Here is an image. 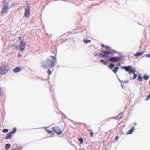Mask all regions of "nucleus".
Instances as JSON below:
<instances>
[{
  "mask_svg": "<svg viewBox=\"0 0 150 150\" xmlns=\"http://www.w3.org/2000/svg\"><path fill=\"white\" fill-rule=\"evenodd\" d=\"M56 62L57 60L55 57L50 56L49 58H47L45 61H42L41 64L44 69L51 68L54 66V63Z\"/></svg>",
  "mask_w": 150,
  "mask_h": 150,
  "instance_id": "obj_1",
  "label": "nucleus"
},
{
  "mask_svg": "<svg viewBox=\"0 0 150 150\" xmlns=\"http://www.w3.org/2000/svg\"><path fill=\"white\" fill-rule=\"evenodd\" d=\"M3 7L1 12V15H4L6 13L9 9V3L6 0H4L2 1Z\"/></svg>",
  "mask_w": 150,
  "mask_h": 150,
  "instance_id": "obj_2",
  "label": "nucleus"
},
{
  "mask_svg": "<svg viewBox=\"0 0 150 150\" xmlns=\"http://www.w3.org/2000/svg\"><path fill=\"white\" fill-rule=\"evenodd\" d=\"M122 68L124 69L127 72H129V73H132L134 74V77L131 78V79H134L136 78L137 77V74H134L136 70L133 68L132 66H123L122 67Z\"/></svg>",
  "mask_w": 150,
  "mask_h": 150,
  "instance_id": "obj_3",
  "label": "nucleus"
},
{
  "mask_svg": "<svg viewBox=\"0 0 150 150\" xmlns=\"http://www.w3.org/2000/svg\"><path fill=\"white\" fill-rule=\"evenodd\" d=\"M10 69L8 66L3 65L0 66V74L5 75L8 73Z\"/></svg>",
  "mask_w": 150,
  "mask_h": 150,
  "instance_id": "obj_4",
  "label": "nucleus"
},
{
  "mask_svg": "<svg viewBox=\"0 0 150 150\" xmlns=\"http://www.w3.org/2000/svg\"><path fill=\"white\" fill-rule=\"evenodd\" d=\"M101 52L104 54H100L101 57L104 58H107L108 57V55L110 54H113L115 53L116 51L113 50H110L109 51H106L103 50L101 51Z\"/></svg>",
  "mask_w": 150,
  "mask_h": 150,
  "instance_id": "obj_5",
  "label": "nucleus"
},
{
  "mask_svg": "<svg viewBox=\"0 0 150 150\" xmlns=\"http://www.w3.org/2000/svg\"><path fill=\"white\" fill-rule=\"evenodd\" d=\"M53 130L58 135H61L62 132V131L57 126H54L52 127Z\"/></svg>",
  "mask_w": 150,
  "mask_h": 150,
  "instance_id": "obj_6",
  "label": "nucleus"
},
{
  "mask_svg": "<svg viewBox=\"0 0 150 150\" xmlns=\"http://www.w3.org/2000/svg\"><path fill=\"white\" fill-rule=\"evenodd\" d=\"M30 8L29 6H28L25 9V12L24 14L25 17L26 18L29 17L30 15Z\"/></svg>",
  "mask_w": 150,
  "mask_h": 150,
  "instance_id": "obj_7",
  "label": "nucleus"
},
{
  "mask_svg": "<svg viewBox=\"0 0 150 150\" xmlns=\"http://www.w3.org/2000/svg\"><path fill=\"white\" fill-rule=\"evenodd\" d=\"M16 130V128H14L13 131L8 132L7 136L5 137V139H11L12 137V135L15 132Z\"/></svg>",
  "mask_w": 150,
  "mask_h": 150,
  "instance_id": "obj_8",
  "label": "nucleus"
},
{
  "mask_svg": "<svg viewBox=\"0 0 150 150\" xmlns=\"http://www.w3.org/2000/svg\"><path fill=\"white\" fill-rule=\"evenodd\" d=\"M25 43L22 40H21L19 45V48L21 51L23 52L25 47Z\"/></svg>",
  "mask_w": 150,
  "mask_h": 150,
  "instance_id": "obj_9",
  "label": "nucleus"
},
{
  "mask_svg": "<svg viewBox=\"0 0 150 150\" xmlns=\"http://www.w3.org/2000/svg\"><path fill=\"white\" fill-rule=\"evenodd\" d=\"M120 60V57H112L109 58V60L111 62H116Z\"/></svg>",
  "mask_w": 150,
  "mask_h": 150,
  "instance_id": "obj_10",
  "label": "nucleus"
},
{
  "mask_svg": "<svg viewBox=\"0 0 150 150\" xmlns=\"http://www.w3.org/2000/svg\"><path fill=\"white\" fill-rule=\"evenodd\" d=\"M21 69L19 67H17L13 69V71L15 73H17L20 71Z\"/></svg>",
  "mask_w": 150,
  "mask_h": 150,
  "instance_id": "obj_11",
  "label": "nucleus"
},
{
  "mask_svg": "<svg viewBox=\"0 0 150 150\" xmlns=\"http://www.w3.org/2000/svg\"><path fill=\"white\" fill-rule=\"evenodd\" d=\"M144 54L143 52H137L136 54L134 55V56L136 57L141 56H142Z\"/></svg>",
  "mask_w": 150,
  "mask_h": 150,
  "instance_id": "obj_12",
  "label": "nucleus"
},
{
  "mask_svg": "<svg viewBox=\"0 0 150 150\" xmlns=\"http://www.w3.org/2000/svg\"><path fill=\"white\" fill-rule=\"evenodd\" d=\"M5 150H7L8 149L11 147V145L9 144H7L5 145Z\"/></svg>",
  "mask_w": 150,
  "mask_h": 150,
  "instance_id": "obj_13",
  "label": "nucleus"
},
{
  "mask_svg": "<svg viewBox=\"0 0 150 150\" xmlns=\"http://www.w3.org/2000/svg\"><path fill=\"white\" fill-rule=\"evenodd\" d=\"M119 67H115V68L112 70V71H113L114 73H116L118 70L119 69Z\"/></svg>",
  "mask_w": 150,
  "mask_h": 150,
  "instance_id": "obj_14",
  "label": "nucleus"
},
{
  "mask_svg": "<svg viewBox=\"0 0 150 150\" xmlns=\"http://www.w3.org/2000/svg\"><path fill=\"white\" fill-rule=\"evenodd\" d=\"M138 78L137 79L139 81H142V77L140 74H139L138 76Z\"/></svg>",
  "mask_w": 150,
  "mask_h": 150,
  "instance_id": "obj_15",
  "label": "nucleus"
},
{
  "mask_svg": "<svg viewBox=\"0 0 150 150\" xmlns=\"http://www.w3.org/2000/svg\"><path fill=\"white\" fill-rule=\"evenodd\" d=\"M100 62H101L102 63V64L103 65L107 64V62L103 59H102L100 60Z\"/></svg>",
  "mask_w": 150,
  "mask_h": 150,
  "instance_id": "obj_16",
  "label": "nucleus"
},
{
  "mask_svg": "<svg viewBox=\"0 0 150 150\" xmlns=\"http://www.w3.org/2000/svg\"><path fill=\"white\" fill-rule=\"evenodd\" d=\"M114 67V65L112 63H111L108 66V67L110 69H111Z\"/></svg>",
  "mask_w": 150,
  "mask_h": 150,
  "instance_id": "obj_17",
  "label": "nucleus"
},
{
  "mask_svg": "<svg viewBox=\"0 0 150 150\" xmlns=\"http://www.w3.org/2000/svg\"><path fill=\"white\" fill-rule=\"evenodd\" d=\"M143 78L144 79L146 80H147L149 78V76L145 75L144 76Z\"/></svg>",
  "mask_w": 150,
  "mask_h": 150,
  "instance_id": "obj_18",
  "label": "nucleus"
},
{
  "mask_svg": "<svg viewBox=\"0 0 150 150\" xmlns=\"http://www.w3.org/2000/svg\"><path fill=\"white\" fill-rule=\"evenodd\" d=\"M122 115H123L122 113H121V114H119L117 116V118H119V119H120L122 117Z\"/></svg>",
  "mask_w": 150,
  "mask_h": 150,
  "instance_id": "obj_19",
  "label": "nucleus"
},
{
  "mask_svg": "<svg viewBox=\"0 0 150 150\" xmlns=\"http://www.w3.org/2000/svg\"><path fill=\"white\" fill-rule=\"evenodd\" d=\"M90 42V40L88 39L85 40H84L83 42L85 43H89Z\"/></svg>",
  "mask_w": 150,
  "mask_h": 150,
  "instance_id": "obj_20",
  "label": "nucleus"
},
{
  "mask_svg": "<svg viewBox=\"0 0 150 150\" xmlns=\"http://www.w3.org/2000/svg\"><path fill=\"white\" fill-rule=\"evenodd\" d=\"M89 131H90V136L91 137H93V133L92 131V130L91 129H89L88 130Z\"/></svg>",
  "mask_w": 150,
  "mask_h": 150,
  "instance_id": "obj_21",
  "label": "nucleus"
},
{
  "mask_svg": "<svg viewBox=\"0 0 150 150\" xmlns=\"http://www.w3.org/2000/svg\"><path fill=\"white\" fill-rule=\"evenodd\" d=\"M47 73L49 75H50L51 74V70L49 69L47 70Z\"/></svg>",
  "mask_w": 150,
  "mask_h": 150,
  "instance_id": "obj_22",
  "label": "nucleus"
},
{
  "mask_svg": "<svg viewBox=\"0 0 150 150\" xmlns=\"http://www.w3.org/2000/svg\"><path fill=\"white\" fill-rule=\"evenodd\" d=\"M79 140L81 144H82L83 143V139L82 138H80Z\"/></svg>",
  "mask_w": 150,
  "mask_h": 150,
  "instance_id": "obj_23",
  "label": "nucleus"
},
{
  "mask_svg": "<svg viewBox=\"0 0 150 150\" xmlns=\"http://www.w3.org/2000/svg\"><path fill=\"white\" fill-rule=\"evenodd\" d=\"M8 131V129H4L2 130V132L3 133H6Z\"/></svg>",
  "mask_w": 150,
  "mask_h": 150,
  "instance_id": "obj_24",
  "label": "nucleus"
},
{
  "mask_svg": "<svg viewBox=\"0 0 150 150\" xmlns=\"http://www.w3.org/2000/svg\"><path fill=\"white\" fill-rule=\"evenodd\" d=\"M150 99V94H149L147 97V98L146 99V100H148Z\"/></svg>",
  "mask_w": 150,
  "mask_h": 150,
  "instance_id": "obj_25",
  "label": "nucleus"
},
{
  "mask_svg": "<svg viewBox=\"0 0 150 150\" xmlns=\"http://www.w3.org/2000/svg\"><path fill=\"white\" fill-rule=\"evenodd\" d=\"M47 131L48 133L49 134H52V133L53 132L52 131H50L49 130H47Z\"/></svg>",
  "mask_w": 150,
  "mask_h": 150,
  "instance_id": "obj_26",
  "label": "nucleus"
},
{
  "mask_svg": "<svg viewBox=\"0 0 150 150\" xmlns=\"http://www.w3.org/2000/svg\"><path fill=\"white\" fill-rule=\"evenodd\" d=\"M105 50H108L109 49H110V47H108V46H105Z\"/></svg>",
  "mask_w": 150,
  "mask_h": 150,
  "instance_id": "obj_27",
  "label": "nucleus"
},
{
  "mask_svg": "<svg viewBox=\"0 0 150 150\" xmlns=\"http://www.w3.org/2000/svg\"><path fill=\"white\" fill-rule=\"evenodd\" d=\"M21 55L20 54H18V57H21Z\"/></svg>",
  "mask_w": 150,
  "mask_h": 150,
  "instance_id": "obj_28",
  "label": "nucleus"
},
{
  "mask_svg": "<svg viewBox=\"0 0 150 150\" xmlns=\"http://www.w3.org/2000/svg\"><path fill=\"white\" fill-rule=\"evenodd\" d=\"M97 54L96 52H95L94 53V55L95 56H96L97 55Z\"/></svg>",
  "mask_w": 150,
  "mask_h": 150,
  "instance_id": "obj_29",
  "label": "nucleus"
},
{
  "mask_svg": "<svg viewBox=\"0 0 150 150\" xmlns=\"http://www.w3.org/2000/svg\"><path fill=\"white\" fill-rule=\"evenodd\" d=\"M146 57L150 58V54H147L146 55Z\"/></svg>",
  "mask_w": 150,
  "mask_h": 150,
  "instance_id": "obj_30",
  "label": "nucleus"
},
{
  "mask_svg": "<svg viewBox=\"0 0 150 150\" xmlns=\"http://www.w3.org/2000/svg\"><path fill=\"white\" fill-rule=\"evenodd\" d=\"M101 45V47H105V46H104V45L103 44H102Z\"/></svg>",
  "mask_w": 150,
  "mask_h": 150,
  "instance_id": "obj_31",
  "label": "nucleus"
},
{
  "mask_svg": "<svg viewBox=\"0 0 150 150\" xmlns=\"http://www.w3.org/2000/svg\"><path fill=\"white\" fill-rule=\"evenodd\" d=\"M117 65L118 66H119L120 65V63H118L117 64Z\"/></svg>",
  "mask_w": 150,
  "mask_h": 150,
  "instance_id": "obj_32",
  "label": "nucleus"
},
{
  "mask_svg": "<svg viewBox=\"0 0 150 150\" xmlns=\"http://www.w3.org/2000/svg\"><path fill=\"white\" fill-rule=\"evenodd\" d=\"M19 38L20 39H21V37H19Z\"/></svg>",
  "mask_w": 150,
  "mask_h": 150,
  "instance_id": "obj_33",
  "label": "nucleus"
},
{
  "mask_svg": "<svg viewBox=\"0 0 150 150\" xmlns=\"http://www.w3.org/2000/svg\"><path fill=\"white\" fill-rule=\"evenodd\" d=\"M128 82V80H127V82H126V83H127Z\"/></svg>",
  "mask_w": 150,
  "mask_h": 150,
  "instance_id": "obj_34",
  "label": "nucleus"
},
{
  "mask_svg": "<svg viewBox=\"0 0 150 150\" xmlns=\"http://www.w3.org/2000/svg\"><path fill=\"white\" fill-rule=\"evenodd\" d=\"M149 82H150V80Z\"/></svg>",
  "mask_w": 150,
  "mask_h": 150,
  "instance_id": "obj_35",
  "label": "nucleus"
}]
</instances>
